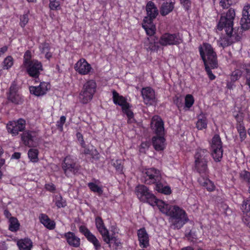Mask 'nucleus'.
<instances>
[{
    "mask_svg": "<svg viewBox=\"0 0 250 250\" xmlns=\"http://www.w3.org/2000/svg\"><path fill=\"white\" fill-rule=\"evenodd\" d=\"M242 17L240 21L241 28L245 30L250 28V4L244 5L242 10Z\"/></svg>",
    "mask_w": 250,
    "mask_h": 250,
    "instance_id": "nucleus-19",
    "label": "nucleus"
},
{
    "mask_svg": "<svg viewBox=\"0 0 250 250\" xmlns=\"http://www.w3.org/2000/svg\"><path fill=\"white\" fill-rule=\"evenodd\" d=\"M155 36H149L144 42L145 48L149 51H157L159 49V41Z\"/></svg>",
    "mask_w": 250,
    "mask_h": 250,
    "instance_id": "nucleus-25",
    "label": "nucleus"
},
{
    "mask_svg": "<svg viewBox=\"0 0 250 250\" xmlns=\"http://www.w3.org/2000/svg\"><path fill=\"white\" fill-rule=\"evenodd\" d=\"M155 189L158 192L166 195H169L171 193V189L168 186H164L161 183H157L155 185Z\"/></svg>",
    "mask_w": 250,
    "mask_h": 250,
    "instance_id": "nucleus-39",
    "label": "nucleus"
},
{
    "mask_svg": "<svg viewBox=\"0 0 250 250\" xmlns=\"http://www.w3.org/2000/svg\"><path fill=\"white\" fill-rule=\"evenodd\" d=\"M39 151L37 149H30L28 152V156L30 161L32 162L36 163L39 160L38 158Z\"/></svg>",
    "mask_w": 250,
    "mask_h": 250,
    "instance_id": "nucleus-42",
    "label": "nucleus"
},
{
    "mask_svg": "<svg viewBox=\"0 0 250 250\" xmlns=\"http://www.w3.org/2000/svg\"><path fill=\"white\" fill-rule=\"evenodd\" d=\"M234 32H230V34L226 33V36L222 37L218 41V45L223 48L230 45L233 42L237 40V36L235 35Z\"/></svg>",
    "mask_w": 250,
    "mask_h": 250,
    "instance_id": "nucleus-22",
    "label": "nucleus"
},
{
    "mask_svg": "<svg viewBox=\"0 0 250 250\" xmlns=\"http://www.w3.org/2000/svg\"><path fill=\"white\" fill-rule=\"evenodd\" d=\"M144 182L146 184L158 183L161 180L162 176L160 171L154 168H147L143 172Z\"/></svg>",
    "mask_w": 250,
    "mask_h": 250,
    "instance_id": "nucleus-11",
    "label": "nucleus"
},
{
    "mask_svg": "<svg viewBox=\"0 0 250 250\" xmlns=\"http://www.w3.org/2000/svg\"><path fill=\"white\" fill-rule=\"evenodd\" d=\"M39 50L41 54L44 55L45 58L49 60L52 57V53L50 52V46L47 42H43L39 45Z\"/></svg>",
    "mask_w": 250,
    "mask_h": 250,
    "instance_id": "nucleus-33",
    "label": "nucleus"
},
{
    "mask_svg": "<svg viewBox=\"0 0 250 250\" xmlns=\"http://www.w3.org/2000/svg\"><path fill=\"white\" fill-rule=\"evenodd\" d=\"M87 186L90 190L94 192H96L100 195L103 192L102 186H99L96 183H88Z\"/></svg>",
    "mask_w": 250,
    "mask_h": 250,
    "instance_id": "nucleus-43",
    "label": "nucleus"
},
{
    "mask_svg": "<svg viewBox=\"0 0 250 250\" xmlns=\"http://www.w3.org/2000/svg\"><path fill=\"white\" fill-rule=\"evenodd\" d=\"M62 167L67 176L75 174L79 170V166L76 164L75 159L70 156H67L64 158Z\"/></svg>",
    "mask_w": 250,
    "mask_h": 250,
    "instance_id": "nucleus-12",
    "label": "nucleus"
},
{
    "mask_svg": "<svg viewBox=\"0 0 250 250\" xmlns=\"http://www.w3.org/2000/svg\"><path fill=\"white\" fill-rule=\"evenodd\" d=\"M235 17V11L233 8H229L226 13H223L220 17L217 28L219 30L225 29L226 33L230 34L233 31L234 20Z\"/></svg>",
    "mask_w": 250,
    "mask_h": 250,
    "instance_id": "nucleus-3",
    "label": "nucleus"
},
{
    "mask_svg": "<svg viewBox=\"0 0 250 250\" xmlns=\"http://www.w3.org/2000/svg\"><path fill=\"white\" fill-rule=\"evenodd\" d=\"M21 139L23 144L28 147H36L39 144L40 138L35 131H28L23 133Z\"/></svg>",
    "mask_w": 250,
    "mask_h": 250,
    "instance_id": "nucleus-13",
    "label": "nucleus"
},
{
    "mask_svg": "<svg viewBox=\"0 0 250 250\" xmlns=\"http://www.w3.org/2000/svg\"><path fill=\"white\" fill-rule=\"evenodd\" d=\"M23 66L28 75L32 77H38L42 70L41 62L37 60H32L31 53L29 51H26L24 55Z\"/></svg>",
    "mask_w": 250,
    "mask_h": 250,
    "instance_id": "nucleus-2",
    "label": "nucleus"
},
{
    "mask_svg": "<svg viewBox=\"0 0 250 250\" xmlns=\"http://www.w3.org/2000/svg\"><path fill=\"white\" fill-rule=\"evenodd\" d=\"M207 117L203 113H201L198 116V120L196 123V127L199 130H202L207 127Z\"/></svg>",
    "mask_w": 250,
    "mask_h": 250,
    "instance_id": "nucleus-36",
    "label": "nucleus"
},
{
    "mask_svg": "<svg viewBox=\"0 0 250 250\" xmlns=\"http://www.w3.org/2000/svg\"><path fill=\"white\" fill-rule=\"evenodd\" d=\"M151 126L156 134V136L152 138V145L157 151L163 150L166 146V139L164 137L165 130L164 123L161 118L158 116L153 117Z\"/></svg>",
    "mask_w": 250,
    "mask_h": 250,
    "instance_id": "nucleus-1",
    "label": "nucleus"
},
{
    "mask_svg": "<svg viewBox=\"0 0 250 250\" xmlns=\"http://www.w3.org/2000/svg\"><path fill=\"white\" fill-rule=\"evenodd\" d=\"M149 146L148 144L146 142L142 143L140 146V151L141 152H145V148H147Z\"/></svg>",
    "mask_w": 250,
    "mask_h": 250,
    "instance_id": "nucleus-59",
    "label": "nucleus"
},
{
    "mask_svg": "<svg viewBox=\"0 0 250 250\" xmlns=\"http://www.w3.org/2000/svg\"><path fill=\"white\" fill-rule=\"evenodd\" d=\"M39 220L40 222L49 229H53L55 228V222L51 220L45 214H41L39 216Z\"/></svg>",
    "mask_w": 250,
    "mask_h": 250,
    "instance_id": "nucleus-30",
    "label": "nucleus"
},
{
    "mask_svg": "<svg viewBox=\"0 0 250 250\" xmlns=\"http://www.w3.org/2000/svg\"><path fill=\"white\" fill-rule=\"evenodd\" d=\"M208 152L207 149L199 148L196 150L194 158L195 160H199V161H208Z\"/></svg>",
    "mask_w": 250,
    "mask_h": 250,
    "instance_id": "nucleus-37",
    "label": "nucleus"
},
{
    "mask_svg": "<svg viewBox=\"0 0 250 250\" xmlns=\"http://www.w3.org/2000/svg\"><path fill=\"white\" fill-rule=\"evenodd\" d=\"M135 192L141 201L146 202L150 205H153L155 203V196L146 186L143 185H138L136 187Z\"/></svg>",
    "mask_w": 250,
    "mask_h": 250,
    "instance_id": "nucleus-6",
    "label": "nucleus"
},
{
    "mask_svg": "<svg viewBox=\"0 0 250 250\" xmlns=\"http://www.w3.org/2000/svg\"><path fill=\"white\" fill-rule=\"evenodd\" d=\"M3 68L8 69L13 65V59L11 56L7 57L3 61Z\"/></svg>",
    "mask_w": 250,
    "mask_h": 250,
    "instance_id": "nucleus-45",
    "label": "nucleus"
},
{
    "mask_svg": "<svg viewBox=\"0 0 250 250\" xmlns=\"http://www.w3.org/2000/svg\"><path fill=\"white\" fill-rule=\"evenodd\" d=\"M7 98L8 101L15 104H19L22 102V97L19 93L18 86L15 82L12 83L10 87Z\"/></svg>",
    "mask_w": 250,
    "mask_h": 250,
    "instance_id": "nucleus-17",
    "label": "nucleus"
},
{
    "mask_svg": "<svg viewBox=\"0 0 250 250\" xmlns=\"http://www.w3.org/2000/svg\"><path fill=\"white\" fill-rule=\"evenodd\" d=\"M199 51L205 65L211 64L212 67H217L216 54L209 44L204 43L199 48Z\"/></svg>",
    "mask_w": 250,
    "mask_h": 250,
    "instance_id": "nucleus-4",
    "label": "nucleus"
},
{
    "mask_svg": "<svg viewBox=\"0 0 250 250\" xmlns=\"http://www.w3.org/2000/svg\"><path fill=\"white\" fill-rule=\"evenodd\" d=\"M53 202L59 208H63L66 206L65 201L62 199L61 195H56L53 199Z\"/></svg>",
    "mask_w": 250,
    "mask_h": 250,
    "instance_id": "nucleus-44",
    "label": "nucleus"
},
{
    "mask_svg": "<svg viewBox=\"0 0 250 250\" xmlns=\"http://www.w3.org/2000/svg\"><path fill=\"white\" fill-rule=\"evenodd\" d=\"M157 205L160 210L163 213L166 214L167 215L170 216L171 214H173L175 211L174 208L175 207H178V206H172L169 205L162 200H158L156 198L155 203L151 205L154 206Z\"/></svg>",
    "mask_w": 250,
    "mask_h": 250,
    "instance_id": "nucleus-20",
    "label": "nucleus"
},
{
    "mask_svg": "<svg viewBox=\"0 0 250 250\" xmlns=\"http://www.w3.org/2000/svg\"><path fill=\"white\" fill-rule=\"evenodd\" d=\"M79 231L86 238L89 242L93 245L96 250H98L101 248V245L99 240L87 227L85 226H81L79 227Z\"/></svg>",
    "mask_w": 250,
    "mask_h": 250,
    "instance_id": "nucleus-18",
    "label": "nucleus"
},
{
    "mask_svg": "<svg viewBox=\"0 0 250 250\" xmlns=\"http://www.w3.org/2000/svg\"><path fill=\"white\" fill-rule=\"evenodd\" d=\"M211 155L216 162H220L223 157L222 143L220 136L216 134L210 143Z\"/></svg>",
    "mask_w": 250,
    "mask_h": 250,
    "instance_id": "nucleus-7",
    "label": "nucleus"
},
{
    "mask_svg": "<svg viewBox=\"0 0 250 250\" xmlns=\"http://www.w3.org/2000/svg\"><path fill=\"white\" fill-rule=\"evenodd\" d=\"M112 94L114 103L122 107L123 111L127 115L129 120L131 121L133 117V113L130 110V106L129 103L127 102L126 99L123 96L120 95L115 91H113Z\"/></svg>",
    "mask_w": 250,
    "mask_h": 250,
    "instance_id": "nucleus-10",
    "label": "nucleus"
},
{
    "mask_svg": "<svg viewBox=\"0 0 250 250\" xmlns=\"http://www.w3.org/2000/svg\"><path fill=\"white\" fill-rule=\"evenodd\" d=\"M198 182L201 186L205 187L208 191H212L215 189V187L213 183L207 178L201 176L198 178Z\"/></svg>",
    "mask_w": 250,
    "mask_h": 250,
    "instance_id": "nucleus-32",
    "label": "nucleus"
},
{
    "mask_svg": "<svg viewBox=\"0 0 250 250\" xmlns=\"http://www.w3.org/2000/svg\"><path fill=\"white\" fill-rule=\"evenodd\" d=\"M9 229L12 232L17 231L20 228V224L16 217H10L8 220Z\"/></svg>",
    "mask_w": 250,
    "mask_h": 250,
    "instance_id": "nucleus-38",
    "label": "nucleus"
},
{
    "mask_svg": "<svg viewBox=\"0 0 250 250\" xmlns=\"http://www.w3.org/2000/svg\"><path fill=\"white\" fill-rule=\"evenodd\" d=\"M242 71L241 70L237 69L232 72L231 75V79L232 81H235L238 80L242 76Z\"/></svg>",
    "mask_w": 250,
    "mask_h": 250,
    "instance_id": "nucleus-47",
    "label": "nucleus"
},
{
    "mask_svg": "<svg viewBox=\"0 0 250 250\" xmlns=\"http://www.w3.org/2000/svg\"><path fill=\"white\" fill-rule=\"evenodd\" d=\"M75 70L80 74L85 75L92 72L93 69L85 59H80L75 64Z\"/></svg>",
    "mask_w": 250,
    "mask_h": 250,
    "instance_id": "nucleus-16",
    "label": "nucleus"
},
{
    "mask_svg": "<svg viewBox=\"0 0 250 250\" xmlns=\"http://www.w3.org/2000/svg\"><path fill=\"white\" fill-rule=\"evenodd\" d=\"M45 188L46 189V190L51 192L54 191L56 189L55 185L51 183L46 184L45 185Z\"/></svg>",
    "mask_w": 250,
    "mask_h": 250,
    "instance_id": "nucleus-58",
    "label": "nucleus"
},
{
    "mask_svg": "<svg viewBox=\"0 0 250 250\" xmlns=\"http://www.w3.org/2000/svg\"><path fill=\"white\" fill-rule=\"evenodd\" d=\"M28 16L27 14H23L20 17V25L23 27L28 22Z\"/></svg>",
    "mask_w": 250,
    "mask_h": 250,
    "instance_id": "nucleus-53",
    "label": "nucleus"
},
{
    "mask_svg": "<svg viewBox=\"0 0 250 250\" xmlns=\"http://www.w3.org/2000/svg\"><path fill=\"white\" fill-rule=\"evenodd\" d=\"M4 214L5 216V217L8 219V220L10 217H13L12 216H11V213L7 210H5L4 211Z\"/></svg>",
    "mask_w": 250,
    "mask_h": 250,
    "instance_id": "nucleus-62",
    "label": "nucleus"
},
{
    "mask_svg": "<svg viewBox=\"0 0 250 250\" xmlns=\"http://www.w3.org/2000/svg\"><path fill=\"white\" fill-rule=\"evenodd\" d=\"M194 103V99L191 94H187L185 98V110L189 109Z\"/></svg>",
    "mask_w": 250,
    "mask_h": 250,
    "instance_id": "nucleus-40",
    "label": "nucleus"
},
{
    "mask_svg": "<svg viewBox=\"0 0 250 250\" xmlns=\"http://www.w3.org/2000/svg\"><path fill=\"white\" fill-rule=\"evenodd\" d=\"M107 238L108 239V241H104L106 244H108L109 245H110L111 243H114V244L116 246L119 247L121 245V242L120 240H119L118 238H117L116 237L114 236H110L109 234H108L107 235Z\"/></svg>",
    "mask_w": 250,
    "mask_h": 250,
    "instance_id": "nucleus-46",
    "label": "nucleus"
},
{
    "mask_svg": "<svg viewBox=\"0 0 250 250\" xmlns=\"http://www.w3.org/2000/svg\"><path fill=\"white\" fill-rule=\"evenodd\" d=\"M153 20L146 17L144 19L142 26L147 35L153 36L156 33V26L153 23Z\"/></svg>",
    "mask_w": 250,
    "mask_h": 250,
    "instance_id": "nucleus-26",
    "label": "nucleus"
},
{
    "mask_svg": "<svg viewBox=\"0 0 250 250\" xmlns=\"http://www.w3.org/2000/svg\"><path fill=\"white\" fill-rule=\"evenodd\" d=\"M181 250H194L191 247H187L183 248Z\"/></svg>",
    "mask_w": 250,
    "mask_h": 250,
    "instance_id": "nucleus-64",
    "label": "nucleus"
},
{
    "mask_svg": "<svg viewBox=\"0 0 250 250\" xmlns=\"http://www.w3.org/2000/svg\"><path fill=\"white\" fill-rule=\"evenodd\" d=\"M208 161H199L195 159V166L196 169L200 173H206L208 170Z\"/></svg>",
    "mask_w": 250,
    "mask_h": 250,
    "instance_id": "nucleus-35",
    "label": "nucleus"
},
{
    "mask_svg": "<svg viewBox=\"0 0 250 250\" xmlns=\"http://www.w3.org/2000/svg\"><path fill=\"white\" fill-rule=\"evenodd\" d=\"M240 176L243 180L249 184L250 183V172L246 170H243L240 173Z\"/></svg>",
    "mask_w": 250,
    "mask_h": 250,
    "instance_id": "nucleus-48",
    "label": "nucleus"
},
{
    "mask_svg": "<svg viewBox=\"0 0 250 250\" xmlns=\"http://www.w3.org/2000/svg\"><path fill=\"white\" fill-rule=\"evenodd\" d=\"M180 4L186 10H188L191 6V2L189 0H180Z\"/></svg>",
    "mask_w": 250,
    "mask_h": 250,
    "instance_id": "nucleus-56",
    "label": "nucleus"
},
{
    "mask_svg": "<svg viewBox=\"0 0 250 250\" xmlns=\"http://www.w3.org/2000/svg\"><path fill=\"white\" fill-rule=\"evenodd\" d=\"M205 65V69L207 72L208 75V77L209 79L211 80H213L215 79V76L212 74L211 71L210 70V68H215L217 67H212L211 64L209 65Z\"/></svg>",
    "mask_w": 250,
    "mask_h": 250,
    "instance_id": "nucleus-51",
    "label": "nucleus"
},
{
    "mask_svg": "<svg viewBox=\"0 0 250 250\" xmlns=\"http://www.w3.org/2000/svg\"><path fill=\"white\" fill-rule=\"evenodd\" d=\"M219 3L223 9H227L232 4V0H221Z\"/></svg>",
    "mask_w": 250,
    "mask_h": 250,
    "instance_id": "nucleus-52",
    "label": "nucleus"
},
{
    "mask_svg": "<svg viewBox=\"0 0 250 250\" xmlns=\"http://www.w3.org/2000/svg\"><path fill=\"white\" fill-rule=\"evenodd\" d=\"M245 69L247 72V75L246 76V83L249 86V87L250 89V63L245 66Z\"/></svg>",
    "mask_w": 250,
    "mask_h": 250,
    "instance_id": "nucleus-49",
    "label": "nucleus"
},
{
    "mask_svg": "<svg viewBox=\"0 0 250 250\" xmlns=\"http://www.w3.org/2000/svg\"><path fill=\"white\" fill-rule=\"evenodd\" d=\"M174 5L175 1L174 0L164 2L160 7V14L163 16L168 15L173 11Z\"/></svg>",
    "mask_w": 250,
    "mask_h": 250,
    "instance_id": "nucleus-31",
    "label": "nucleus"
},
{
    "mask_svg": "<svg viewBox=\"0 0 250 250\" xmlns=\"http://www.w3.org/2000/svg\"><path fill=\"white\" fill-rule=\"evenodd\" d=\"M236 128L239 135L240 141L242 142L247 137L246 130L244 125L243 124H238L236 126Z\"/></svg>",
    "mask_w": 250,
    "mask_h": 250,
    "instance_id": "nucleus-41",
    "label": "nucleus"
},
{
    "mask_svg": "<svg viewBox=\"0 0 250 250\" xmlns=\"http://www.w3.org/2000/svg\"><path fill=\"white\" fill-rule=\"evenodd\" d=\"M76 136H77V138L79 142L80 143L81 146L83 148H85V144L84 141L83 140V136L82 134L81 133L78 132L77 133Z\"/></svg>",
    "mask_w": 250,
    "mask_h": 250,
    "instance_id": "nucleus-57",
    "label": "nucleus"
},
{
    "mask_svg": "<svg viewBox=\"0 0 250 250\" xmlns=\"http://www.w3.org/2000/svg\"><path fill=\"white\" fill-rule=\"evenodd\" d=\"M139 245L141 248H146L149 246V236L145 228L139 229L137 232Z\"/></svg>",
    "mask_w": 250,
    "mask_h": 250,
    "instance_id": "nucleus-23",
    "label": "nucleus"
},
{
    "mask_svg": "<svg viewBox=\"0 0 250 250\" xmlns=\"http://www.w3.org/2000/svg\"><path fill=\"white\" fill-rule=\"evenodd\" d=\"M21 157V153H19V152H15L14 153L12 156V158L13 159H18L20 158Z\"/></svg>",
    "mask_w": 250,
    "mask_h": 250,
    "instance_id": "nucleus-61",
    "label": "nucleus"
},
{
    "mask_svg": "<svg viewBox=\"0 0 250 250\" xmlns=\"http://www.w3.org/2000/svg\"><path fill=\"white\" fill-rule=\"evenodd\" d=\"M25 127V121L21 119L17 121L10 122L7 125V129L8 131L12 134L13 136H16L18 134L19 132L22 131Z\"/></svg>",
    "mask_w": 250,
    "mask_h": 250,
    "instance_id": "nucleus-15",
    "label": "nucleus"
},
{
    "mask_svg": "<svg viewBox=\"0 0 250 250\" xmlns=\"http://www.w3.org/2000/svg\"><path fill=\"white\" fill-rule=\"evenodd\" d=\"M7 50V47L4 46L0 48V57Z\"/></svg>",
    "mask_w": 250,
    "mask_h": 250,
    "instance_id": "nucleus-60",
    "label": "nucleus"
},
{
    "mask_svg": "<svg viewBox=\"0 0 250 250\" xmlns=\"http://www.w3.org/2000/svg\"><path fill=\"white\" fill-rule=\"evenodd\" d=\"M66 121V118L64 116H62L61 117L60 120L57 122V126L58 128H59L61 130H62L63 129V125L65 123Z\"/></svg>",
    "mask_w": 250,
    "mask_h": 250,
    "instance_id": "nucleus-55",
    "label": "nucleus"
},
{
    "mask_svg": "<svg viewBox=\"0 0 250 250\" xmlns=\"http://www.w3.org/2000/svg\"><path fill=\"white\" fill-rule=\"evenodd\" d=\"M113 165L119 172L122 173L123 172V167L122 160H117L115 162H113Z\"/></svg>",
    "mask_w": 250,
    "mask_h": 250,
    "instance_id": "nucleus-50",
    "label": "nucleus"
},
{
    "mask_svg": "<svg viewBox=\"0 0 250 250\" xmlns=\"http://www.w3.org/2000/svg\"><path fill=\"white\" fill-rule=\"evenodd\" d=\"M175 211L170 216V222L175 229H180L187 222V217L185 211L179 207L174 208Z\"/></svg>",
    "mask_w": 250,
    "mask_h": 250,
    "instance_id": "nucleus-9",
    "label": "nucleus"
},
{
    "mask_svg": "<svg viewBox=\"0 0 250 250\" xmlns=\"http://www.w3.org/2000/svg\"><path fill=\"white\" fill-rule=\"evenodd\" d=\"M182 42V38L179 33H165L160 36L159 44L162 46H167L178 45Z\"/></svg>",
    "mask_w": 250,
    "mask_h": 250,
    "instance_id": "nucleus-8",
    "label": "nucleus"
},
{
    "mask_svg": "<svg viewBox=\"0 0 250 250\" xmlns=\"http://www.w3.org/2000/svg\"><path fill=\"white\" fill-rule=\"evenodd\" d=\"M236 119L238 122H239V124H242L241 122H242L243 119L241 116H239V115H237L236 116Z\"/></svg>",
    "mask_w": 250,
    "mask_h": 250,
    "instance_id": "nucleus-63",
    "label": "nucleus"
},
{
    "mask_svg": "<svg viewBox=\"0 0 250 250\" xmlns=\"http://www.w3.org/2000/svg\"><path fill=\"white\" fill-rule=\"evenodd\" d=\"M96 227L99 233L102 236L104 241H108L107 235L109 234L108 229L106 228L102 218L98 217L95 219Z\"/></svg>",
    "mask_w": 250,
    "mask_h": 250,
    "instance_id": "nucleus-24",
    "label": "nucleus"
},
{
    "mask_svg": "<svg viewBox=\"0 0 250 250\" xmlns=\"http://www.w3.org/2000/svg\"><path fill=\"white\" fill-rule=\"evenodd\" d=\"M96 87V83L94 80H89L84 84L79 95V99L82 103L87 104L92 100Z\"/></svg>",
    "mask_w": 250,
    "mask_h": 250,
    "instance_id": "nucleus-5",
    "label": "nucleus"
},
{
    "mask_svg": "<svg viewBox=\"0 0 250 250\" xmlns=\"http://www.w3.org/2000/svg\"><path fill=\"white\" fill-rule=\"evenodd\" d=\"M146 10L148 19H154L158 14V10L154 3L151 1L147 2Z\"/></svg>",
    "mask_w": 250,
    "mask_h": 250,
    "instance_id": "nucleus-29",
    "label": "nucleus"
},
{
    "mask_svg": "<svg viewBox=\"0 0 250 250\" xmlns=\"http://www.w3.org/2000/svg\"><path fill=\"white\" fill-rule=\"evenodd\" d=\"M59 1L56 0H50L49 7L51 10H58L60 7Z\"/></svg>",
    "mask_w": 250,
    "mask_h": 250,
    "instance_id": "nucleus-54",
    "label": "nucleus"
},
{
    "mask_svg": "<svg viewBox=\"0 0 250 250\" xmlns=\"http://www.w3.org/2000/svg\"><path fill=\"white\" fill-rule=\"evenodd\" d=\"M49 88L50 85L49 83L45 82H42L38 86H30L29 90L31 94L37 96H40L45 94Z\"/></svg>",
    "mask_w": 250,
    "mask_h": 250,
    "instance_id": "nucleus-21",
    "label": "nucleus"
},
{
    "mask_svg": "<svg viewBox=\"0 0 250 250\" xmlns=\"http://www.w3.org/2000/svg\"><path fill=\"white\" fill-rule=\"evenodd\" d=\"M67 243L71 246L78 248L80 246V238L77 236L73 232L69 231L64 234Z\"/></svg>",
    "mask_w": 250,
    "mask_h": 250,
    "instance_id": "nucleus-27",
    "label": "nucleus"
},
{
    "mask_svg": "<svg viewBox=\"0 0 250 250\" xmlns=\"http://www.w3.org/2000/svg\"><path fill=\"white\" fill-rule=\"evenodd\" d=\"M17 244L20 250H31L32 247V242L28 238L19 240Z\"/></svg>",
    "mask_w": 250,
    "mask_h": 250,
    "instance_id": "nucleus-34",
    "label": "nucleus"
},
{
    "mask_svg": "<svg viewBox=\"0 0 250 250\" xmlns=\"http://www.w3.org/2000/svg\"><path fill=\"white\" fill-rule=\"evenodd\" d=\"M242 209L245 214L243 221L250 228V197L246 202H244Z\"/></svg>",
    "mask_w": 250,
    "mask_h": 250,
    "instance_id": "nucleus-28",
    "label": "nucleus"
},
{
    "mask_svg": "<svg viewBox=\"0 0 250 250\" xmlns=\"http://www.w3.org/2000/svg\"><path fill=\"white\" fill-rule=\"evenodd\" d=\"M141 94L144 103L147 105L156 104L157 99L154 90L150 87L142 88Z\"/></svg>",
    "mask_w": 250,
    "mask_h": 250,
    "instance_id": "nucleus-14",
    "label": "nucleus"
}]
</instances>
